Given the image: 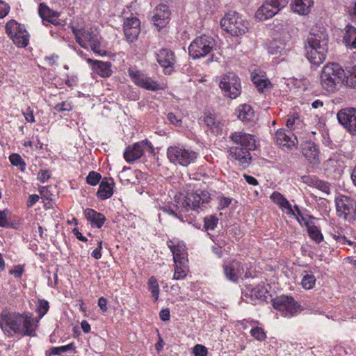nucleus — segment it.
<instances>
[{"label": "nucleus", "instance_id": "64", "mask_svg": "<svg viewBox=\"0 0 356 356\" xmlns=\"http://www.w3.org/2000/svg\"><path fill=\"white\" fill-rule=\"evenodd\" d=\"M167 118L173 124L179 125L181 123V120L177 119L176 115L172 113H169L167 115Z\"/></svg>", "mask_w": 356, "mask_h": 356}, {"label": "nucleus", "instance_id": "30", "mask_svg": "<svg viewBox=\"0 0 356 356\" xmlns=\"http://www.w3.org/2000/svg\"><path fill=\"white\" fill-rule=\"evenodd\" d=\"M84 215L91 225L97 228H101L106 220L103 213L97 212L92 209H86L84 211Z\"/></svg>", "mask_w": 356, "mask_h": 356}, {"label": "nucleus", "instance_id": "24", "mask_svg": "<svg viewBox=\"0 0 356 356\" xmlns=\"http://www.w3.org/2000/svg\"><path fill=\"white\" fill-rule=\"evenodd\" d=\"M302 152L311 164L318 165L320 163L319 150L314 142L304 143L302 145Z\"/></svg>", "mask_w": 356, "mask_h": 356}, {"label": "nucleus", "instance_id": "11", "mask_svg": "<svg viewBox=\"0 0 356 356\" xmlns=\"http://www.w3.org/2000/svg\"><path fill=\"white\" fill-rule=\"evenodd\" d=\"M337 216L348 222L356 219V202L350 197L341 195L335 199Z\"/></svg>", "mask_w": 356, "mask_h": 356}, {"label": "nucleus", "instance_id": "18", "mask_svg": "<svg viewBox=\"0 0 356 356\" xmlns=\"http://www.w3.org/2000/svg\"><path fill=\"white\" fill-rule=\"evenodd\" d=\"M156 60L163 68L165 74H170L174 71V65L176 63V57L172 51L163 48L156 54Z\"/></svg>", "mask_w": 356, "mask_h": 356}, {"label": "nucleus", "instance_id": "23", "mask_svg": "<svg viewBox=\"0 0 356 356\" xmlns=\"http://www.w3.org/2000/svg\"><path fill=\"white\" fill-rule=\"evenodd\" d=\"M167 245L173 254L174 263L180 261L187 260V252L186 245L183 242L169 240L167 241Z\"/></svg>", "mask_w": 356, "mask_h": 356}, {"label": "nucleus", "instance_id": "44", "mask_svg": "<svg viewBox=\"0 0 356 356\" xmlns=\"http://www.w3.org/2000/svg\"><path fill=\"white\" fill-rule=\"evenodd\" d=\"M307 231L310 238L315 242L319 243L323 241V234H321V231L318 229V227L315 226L314 224L312 226L309 227V228H307Z\"/></svg>", "mask_w": 356, "mask_h": 356}, {"label": "nucleus", "instance_id": "48", "mask_svg": "<svg viewBox=\"0 0 356 356\" xmlns=\"http://www.w3.org/2000/svg\"><path fill=\"white\" fill-rule=\"evenodd\" d=\"M204 226L206 229L213 230L217 226L218 218L215 216H210L204 218Z\"/></svg>", "mask_w": 356, "mask_h": 356}, {"label": "nucleus", "instance_id": "47", "mask_svg": "<svg viewBox=\"0 0 356 356\" xmlns=\"http://www.w3.org/2000/svg\"><path fill=\"white\" fill-rule=\"evenodd\" d=\"M9 160L12 165L19 166L22 171L25 170L26 163L19 154L15 153L10 154Z\"/></svg>", "mask_w": 356, "mask_h": 356}, {"label": "nucleus", "instance_id": "34", "mask_svg": "<svg viewBox=\"0 0 356 356\" xmlns=\"http://www.w3.org/2000/svg\"><path fill=\"white\" fill-rule=\"evenodd\" d=\"M113 181L111 179V182L108 181L107 178H104L100 183L97 196L99 200H106L112 196L113 194Z\"/></svg>", "mask_w": 356, "mask_h": 356}, {"label": "nucleus", "instance_id": "37", "mask_svg": "<svg viewBox=\"0 0 356 356\" xmlns=\"http://www.w3.org/2000/svg\"><path fill=\"white\" fill-rule=\"evenodd\" d=\"M188 260H182L175 263V273L173 280H180L184 279L188 272V267L187 265Z\"/></svg>", "mask_w": 356, "mask_h": 356}, {"label": "nucleus", "instance_id": "52", "mask_svg": "<svg viewBox=\"0 0 356 356\" xmlns=\"http://www.w3.org/2000/svg\"><path fill=\"white\" fill-rule=\"evenodd\" d=\"M72 109V105L71 102L68 101L62 102L61 103L57 104L54 107V110L58 113H63L65 111H70Z\"/></svg>", "mask_w": 356, "mask_h": 356}, {"label": "nucleus", "instance_id": "55", "mask_svg": "<svg viewBox=\"0 0 356 356\" xmlns=\"http://www.w3.org/2000/svg\"><path fill=\"white\" fill-rule=\"evenodd\" d=\"M10 211L8 209L0 211V227H5L8 225V216Z\"/></svg>", "mask_w": 356, "mask_h": 356}, {"label": "nucleus", "instance_id": "38", "mask_svg": "<svg viewBox=\"0 0 356 356\" xmlns=\"http://www.w3.org/2000/svg\"><path fill=\"white\" fill-rule=\"evenodd\" d=\"M236 112L238 118L243 122H250L253 120L254 111L250 105L243 104L239 106Z\"/></svg>", "mask_w": 356, "mask_h": 356}, {"label": "nucleus", "instance_id": "10", "mask_svg": "<svg viewBox=\"0 0 356 356\" xmlns=\"http://www.w3.org/2000/svg\"><path fill=\"white\" fill-rule=\"evenodd\" d=\"M6 31L14 44L18 47H25L28 45L29 35L24 25L20 24L15 20L12 19L7 22Z\"/></svg>", "mask_w": 356, "mask_h": 356}, {"label": "nucleus", "instance_id": "53", "mask_svg": "<svg viewBox=\"0 0 356 356\" xmlns=\"http://www.w3.org/2000/svg\"><path fill=\"white\" fill-rule=\"evenodd\" d=\"M218 209L223 210L229 206L232 202V198L220 195L218 197Z\"/></svg>", "mask_w": 356, "mask_h": 356}, {"label": "nucleus", "instance_id": "62", "mask_svg": "<svg viewBox=\"0 0 356 356\" xmlns=\"http://www.w3.org/2000/svg\"><path fill=\"white\" fill-rule=\"evenodd\" d=\"M106 305H107V300L105 298L101 297L99 298L98 306L99 307V308L101 309V310L103 313H104L107 311Z\"/></svg>", "mask_w": 356, "mask_h": 356}, {"label": "nucleus", "instance_id": "16", "mask_svg": "<svg viewBox=\"0 0 356 356\" xmlns=\"http://www.w3.org/2000/svg\"><path fill=\"white\" fill-rule=\"evenodd\" d=\"M339 122L352 135L356 136V108H346L337 113Z\"/></svg>", "mask_w": 356, "mask_h": 356}, {"label": "nucleus", "instance_id": "31", "mask_svg": "<svg viewBox=\"0 0 356 356\" xmlns=\"http://www.w3.org/2000/svg\"><path fill=\"white\" fill-rule=\"evenodd\" d=\"M313 6V0H293L291 4L293 11L300 15H307Z\"/></svg>", "mask_w": 356, "mask_h": 356}, {"label": "nucleus", "instance_id": "14", "mask_svg": "<svg viewBox=\"0 0 356 356\" xmlns=\"http://www.w3.org/2000/svg\"><path fill=\"white\" fill-rule=\"evenodd\" d=\"M245 148H239V146H232L228 149V158L235 165H238L242 169H245L251 163L252 155L250 151Z\"/></svg>", "mask_w": 356, "mask_h": 356}, {"label": "nucleus", "instance_id": "45", "mask_svg": "<svg viewBox=\"0 0 356 356\" xmlns=\"http://www.w3.org/2000/svg\"><path fill=\"white\" fill-rule=\"evenodd\" d=\"M316 281V280L314 275L307 273L303 275L301 280V284L304 289H311L314 286Z\"/></svg>", "mask_w": 356, "mask_h": 356}, {"label": "nucleus", "instance_id": "46", "mask_svg": "<svg viewBox=\"0 0 356 356\" xmlns=\"http://www.w3.org/2000/svg\"><path fill=\"white\" fill-rule=\"evenodd\" d=\"M347 72L346 85L351 88H356V66L350 67Z\"/></svg>", "mask_w": 356, "mask_h": 356}, {"label": "nucleus", "instance_id": "54", "mask_svg": "<svg viewBox=\"0 0 356 356\" xmlns=\"http://www.w3.org/2000/svg\"><path fill=\"white\" fill-rule=\"evenodd\" d=\"M193 353L195 356H207L208 350L204 346L197 344L193 347Z\"/></svg>", "mask_w": 356, "mask_h": 356}, {"label": "nucleus", "instance_id": "17", "mask_svg": "<svg viewBox=\"0 0 356 356\" xmlns=\"http://www.w3.org/2000/svg\"><path fill=\"white\" fill-rule=\"evenodd\" d=\"M229 138L233 144L236 145L235 146H239V148H245L254 150L257 147L254 136L243 131H238L231 133Z\"/></svg>", "mask_w": 356, "mask_h": 356}, {"label": "nucleus", "instance_id": "25", "mask_svg": "<svg viewBox=\"0 0 356 356\" xmlns=\"http://www.w3.org/2000/svg\"><path fill=\"white\" fill-rule=\"evenodd\" d=\"M170 10L168 6L161 4L156 7L152 17L154 24L158 27H164L170 19Z\"/></svg>", "mask_w": 356, "mask_h": 356}, {"label": "nucleus", "instance_id": "27", "mask_svg": "<svg viewBox=\"0 0 356 356\" xmlns=\"http://www.w3.org/2000/svg\"><path fill=\"white\" fill-rule=\"evenodd\" d=\"M244 268L241 262L233 261L229 264L224 266V273L226 278L232 282H236L243 273Z\"/></svg>", "mask_w": 356, "mask_h": 356}, {"label": "nucleus", "instance_id": "60", "mask_svg": "<svg viewBox=\"0 0 356 356\" xmlns=\"http://www.w3.org/2000/svg\"><path fill=\"white\" fill-rule=\"evenodd\" d=\"M159 316L161 321H167L170 319V314L169 309H163L159 313Z\"/></svg>", "mask_w": 356, "mask_h": 356}, {"label": "nucleus", "instance_id": "36", "mask_svg": "<svg viewBox=\"0 0 356 356\" xmlns=\"http://www.w3.org/2000/svg\"><path fill=\"white\" fill-rule=\"evenodd\" d=\"M38 13L40 17L43 20H46L48 22H51L52 24H56L57 19L58 18L59 14L57 12H55L51 10L47 5L44 3H40L39 6Z\"/></svg>", "mask_w": 356, "mask_h": 356}, {"label": "nucleus", "instance_id": "19", "mask_svg": "<svg viewBox=\"0 0 356 356\" xmlns=\"http://www.w3.org/2000/svg\"><path fill=\"white\" fill-rule=\"evenodd\" d=\"M131 80L138 86L146 90L156 91L162 89L160 85L150 77L139 71L129 70Z\"/></svg>", "mask_w": 356, "mask_h": 356}, {"label": "nucleus", "instance_id": "42", "mask_svg": "<svg viewBox=\"0 0 356 356\" xmlns=\"http://www.w3.org/2000/svg\"><path fill=\"white\" fill-rule=\"evenodd\" d=\"M147 284L149 290L154 298V300L157 301L159 296V286L157 280L154 276H152L149 278Z\"/></svg>", "mask_w": 356, "mask_h": 356}, {"label": "nucleus", "instance_id": "39", "mask_svg": "<svg viewBox=\"0 0 356 356\" xmlns=\"http://www.w3.org/2000/svg\"><path fill=\"white\" fill-rule=\"evenodd\" d=\"M286 125L291 131H296L302 127V122L298 113H293L287 115Z\"/></svg>", "mask_w": 356, "mask_h": 356}, {"label": "nucleus", "instance_id": "13", "mask_svg": "<svg viewBox=\"0 0 356 356\" xmlns=\"http://www.w3.org/2000/svg\"><path fill=\"white\" fill-rule=\"evenodd\" d=\"M219 86L225 96L231 99L236 98L241 92V85L238 77L232 72L224 75Z\"/></svg>", "mask_w": 356, "mask_h": 356}, {"label": "nucleus", "instance_id": "22", "mask_svg": "<svg viewBox=\"0 0 356 356\" xmlns=\"http://www.w3.org/2000/svg\"><path fill=\"white\" fill-rule=\"evenodd\" d=\"M267 290L263 285H257L254 287L251 286H247L245 290L243 292L242 298L247 302L255 304V301L262 299L265 297Z\"/></svg>", "mask_w": 356, "mask_h": 356}, {"label": "nucleus", "instance_id": "12", "mask_svg": "<svg viewBox=\"0 0 356 356\" xmlns=\"http://www.w3.org/2000/svg\"><path fill=\"white\" fill-rule=\"evenodd\" d=\"M289 0H266L258 8L255 17L259 21H264L273 17L282 9L285 8Z\"/></svg>", "mask_w": 356, "mask_h": 356}, {"label": "nucleus", "instance_id": "2", "mask_svg": "<svg viewBox=\"0 0 356 356\" xmlns=\"http://www.w3.org/2000/svg\"><path fill=\"white\" fill-rule=\"evenodd\" d=\"M210 194L207 191H193L188 192L186 195L179 193L175 196L176 210L171 207H163V210L170 215L181 218L177 212L180 215L190 210L198 212L199 209H202V208L207 207V204L210 202Z\"/></svg>", "mask_w": 356, "mask_h": 356}, {"label": "nucleus", "instance_id": "43", "mask_svg": "<svg viewBox=\"0 0 356 356\" xmlns=\"http://www.w3.org/2000/svg\"><path fill=\"white\" fill-rule=\"evenodd\" d=\"M284 49V44L276 40L271 41L268 45V53L273 55L280 54Z\"/></svg>", "mask_w": 356, "mask_h": 356}, {"label": "nucleus", "instance_id": "35", "mask_svg": "<svg viewBox=\"0 0 356 356\" xmlns=\"http://www.w3.org/2000/svg\"><path fill=\"white\" fill-rule=\"evenodd\" d=\"M252 81L261 93L268 92L272 88L270 81L264 75L254 74L252 76Z\"/></svg>", "mask_w": 356, "mask_h": 356}, {"label": "nucleus", "instance_id": "49", "mask_svg": "<svg viewBox=\"0 0 356 356\" xmlns=\"http://www.w3.org/2000/svg\"><path fill=\"white\" fill-rule=\"evenodd\" d=\"M75 348L74 343H70L66 346H62L60 347H54L51 350V355H60L63 353L73 350Z\"/></svg>", "mask_w": 356, "mask_h": 356}, {"label": "nucleus", "instance_id": "8", "mask_svg": "<svg viewBox=\"0 0 356 356\" xmlns=\"http://www.w3.org/2000/svg\"><path fill=\"white\" fill-rule=\"evenodd\" d=\"M216 46L215 40L209 35H203L196 38L188 47L191 57L200 58L209 55Z\"/></svg>", "mask_w": 356, "mask_h": 356}, {"label": "nucleus", "instance_id": "41", "mask_svg": "<svg viewBox=\"0 0 356 356\" xmlns=\"http://www.w3.org/2000/svg\"><path fill=\"white\" fill-rule=\"evenodd\" d=\"M49 308V305L48 301L39 299L35 309V312L38 313V317L34 318V319L38 320L39 323L40 320L47 313Z\"/></svg>", "mask_w": 356, "mask_h": 356}, {"label": "nucleus", "instance_id": "61", "mask_svg": "<svg viewBox=\"0 0 356 356\" xmlns=\"http://www.w3.org/2000/svg\"><path fill=\"white\" fill-rule=\"evenodd\" d=\"M24 269L21 266H17L15 268L10 270V274L13 275L15 277L19 278L22 275Z\"/></svg>", "mask_w": 356, "mask_h": 356}, {"label": "nucleus", "instance_id": "21", "mask_svg": "<svg viewBox=\"0 0 356 356\" xmlns=\"http://www.w3.org/2000/svg\"><path fill=\"white\" fill-rule=\"evenodd\" d=\"M274 140L276 144L284 150L292 149L298 144V140L294 134H287L284 129H279L275 134Z\"/></svg>", "mask_w": 356, "mask_h": 356}, {"label": "nucleus", "instance_id": "56", "mask_svg": "<svg viewBox=\"0 0 356 356\" xmlns=\"http://www.w3.org/2000/svg\"><path fill=\"white\" fill-rule=\"evenodd\" d=\"M10 11V6L6 2L0 0V18L6 17Z\"/></svg>", "mask_w": 356, "mask_h": 356}, {"label": "nucleus", "instance_id": "28", "mask_svg": "<svg viewBox=\"0 0 356 356\" xmlns=\"http://www.w3.org/2000/svg\"><path fill=\"white\" fill-rule=\"evenodd\" d=\"M272 201L289 216H296V212L291 203L280 193L274 192L270 195Z\"/></svg>", "mask_w": 356, "mask_h": 356}, {"label": "nucleus", "instance_id": "6", "mask_svg": "<svg viewBox=\"0 0 356 356\" xmlns=\"http://www.w3.org/2000/svg\"><path fill=\"white\" fill-rule=\"evenodd\" d=\"M198 154V152L181 144L170 145L167 148V158L175 165L187 167L195 163Z\"/></svg>", "mask_w": 356, "mask_h": 356}, {"label": "nucleus", "instance_id": "26", "mask_svg": "<svg viewBox=\"0 0 356 356\" xmlns=\"http://www.w3.org/2000/svg\"><path fill=\"white\" fill-rule=\"evenodd\" d=\"M88 63L90 65L93 72L102 77H109L112 74L111 64L110 62H104L91 58H86Z\"/></svg>", "mask_w": 356, "mask_h": 356}, {"label": "nucleus", "instance_id": "5", "mask_svg": "<svg viewBox=\"0 0 356 356\" xmlns=\"http://www.w3.org/2000/svg\"><path fill=\"white\" fill-rule=\"evenodd\" d=\"M72 33L76 41L82 47L86 49L90 47L92 51L99 55H104L105 51L101 49V43L99 33L92 28L86 26L81 29L72 27Z\"/></svg>", "mask_w": 356, "mask_h": 356}, {"label": "nucleus", "instance_id": "63", "mask_svg": "<svg viewBox=\"0 0 356 356\" xmlns=\"http://www.w3.org/2000/svg\"><path fill=\"white\" fill-rule=\"evenodd\" d=\"M39 200V196L36 194L29 195L27 201V207H31L33 206Z\"/></svg>", "mask_w": 356, "mask_h": 356}, {"label": "nucleus", "instance_id": "9", "mask_svg": "<svg viewBox=\"0 0 356 356\" xmlns=\"http://www.w3.org/2000/svg\"><path fill=\"white\" fill-rule=\"evenodd\" d=\"M273 307L284 317L291 318L300 313V306L293 297L288 296H278L273 300Z\"/></svg>", "mask_w": 356, "mask_h": 356}, {"label": "nucleus", "instance_id": "29", "mask_svg": "<svg viewBox=\"0 0 356 356\" xmlns=\"http://www.w3.org/2000/svg\"><path fill=\"white\" fill-rule=\"evenodd\" d=\"M272 201L289 216H296V212L291 203L280 193L274 192L270 195Z\"/></svg>", "mask_w": 356, "mask_h": 356}, {"label": "nucleus", "instance_id": "51", "mask_svg": "<svg viewBox=\"0 0 356 356\" xmlns=\"http://www.w3.org/2000/svg\"><path fill=\"white\" fill-rule=\"evenodd\" d=\"M251 335L258 341H264L266 338V334L264 330L259 327H256L250 330Z\"/></svg>", "mask_w": 356, "mask_h": 356}, {"label": "nucleus", "instance_id": "7", "mask_svg": "<svg viewBox=\"0 0 356 356\" xmlns=\"http://www.w3.org/2000/svg\"><path fill=\"white\" fill-rule=\"evenodd\" d=\"M220 26L223 30L233 36L243 35L249 29V22L235 11L225 14L220 20Z\"/></svg>", "mask_w": 356, "mask_h": 356}, {"label": "nucleus", "instance_id": "32", "mask_svg": "<svg viewBox=\"0 0 356 356\" xmlns=\"http://www.w3.org/2000/svg\"><path fill=\"white\" fill-rule=\"evenodd\" d=\"M302 180L308 186L314 187L327 195L330 193V184L317 179L316 177L303 176Z\"/></svg>", "mask_w": 356, "mask_h": 356}, {"label": "nucleus", "instance_id": "59", "mask_svg": "<svg viewBox=\"0 0 356 356\" xmlns=\"http://www.w3.org/2000/svg\"><path fill=\"white\" fill-rule=\"evenodd\" d=\"M314 219V218L311 216H304L302 215L300 218V222H302L307 227V228H309V227L312 226L314 224L312 221Z\"/></svg>", "mask_w": 356, "mask_h": 356}, {"label": "nucleus", "instance_id": "3", "mask_svg": "<svg viewBox=\"0 0 356 356\" xmlns=\"http://www.w3.org/2000/svg\"><path fill=\"white\" fill-rule=\"evenodd\" d=\"M306 56L313 64L319 65L326 58L327 52V35L323 32L310 33L305 46Z\"/></svg>", "mask_w": 356, "mask_h": 356}, {"label": "nucleus", "instance_id": "57", "mask_svg": "<svg viewBox=\"0 0 356 356\" xmlns=\"http://www.w3.org/2000/svg\"><path fill=\"white\" fill-rule=\"evenodd\" d=\"M97 243L98 247L96 249H95L91 253L92 257H93L96 259H99L102 257L101 250L102 248V241L99 240L97 241Z\"/></svg>", "mask_w": 356, "mask_h": 356}, {"label": "nucleus", "instance_id": "1", "mask_svg": "<svg viewBox=\"0 0 356 356\" xmlns=\"http://www.w3.org/2000/svg\"><path fill=\"white\" fill-rule=\"evenodd\" d=\"M0 327L8 337L15 336L35 337L38 327V320H35L30 312H2L0 316Z\"/></svg>", "mask_w": 356, "mask_h": 356}, {"label": "nucleus", "instance_id": "15", "mask_svg": "<svg viewBox=\"0 0 356 356\" xmlns=\"http://www.w3.org/2000/svg\"><path fill=\"white\" fill-rule=\"evenodd\" d=\"M145 150L153 152V146L147 140L128 146L124 152V158L128 163H132L139 159L143 156Z\"/></svg>", "mask_w": 356, "mask_h": 356}, {"label": "nucleus", "instance_id": "40", "mask_svg": "<svg viewBox=\"0 0 356 356\" xmlns=\"http://www.w3.org/2000/svg\"><path fill=\"white\" fill-rule=\"evenodd\" d=\"M355 37H356V28L350 24L347 25L342 40L347 48L350 44L351 40L353 41Z\"/></svg>", "mask_w": 356, "mask_h": 356}, {"label": "nucleus", "instance_id": "50", "mask_svg": "<svg viewBox=\"0 0 356 356\" xmlns=\"http://www.w3.org/2000/svg\"><path fill=\"white\" fill-rule=\"evenodd\" d=\"M101 178L102 176L99 173L91 171L86 177V182L91 186H96L100 181Z\"/></svg>", "mask_w": 356, "mask_h": 356}, {"label": "nucleus", "instance_id": "33", "mask_svg": "<svg viewBox=\"0 0 356 356\" xmlns=\"http://www.w3.org/2000/svg\"><path fill=\"white\" fill-rule=\"evenodd\" d=\"M324 165L325 170L334 177L340 176L344 168L343 162L334 158L326 161Z\"/></svg>", "mask_w": 356, "mask_h": 356}, {"label": "nucleus", "instance_id": "20", "mask_svg": "<svg viewBox=\"0 0 356 356\" xmlns=\"http://www.w3.org/2000/svg\"><path fill=\"white\" fill-rule=\"evenodd\" d=\"M123 25L127 40L130 43L136 40L140 31V20L136 17L127 18Z\"/></svg>", "mask_w": 356, "mask_h": 356}, {"label": "nucleus", "instance_id": "4", "mask_svg": "<svg viewBox=\"0 0 356 356\" xmlns=\"http://www.w3.org/2000/svg\"><path fill=\"white\" fill-rule=\"evenodd\" d=\"M345 76V71L339 64L330 63L326 64L321 70L320 83L325 90L334 92L344 81Z\"/></svg>", "mask_w": 356, "mask_h": 356}, {"label": "nucleus", "instance_id": "58", "mask_svg": "<svg viewBox=\"0 0 356 356\" xmlns=\"http://www.w3.org/2000/svg\"><path fill=\"white\" fill-rule=\"evenodd\" d=\"M50 177V172L48 170H40L38 175V179L42 183L47 181Z\"/></svg>", "mask_w": 356, "mask_h": 356}]
</instances>
